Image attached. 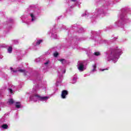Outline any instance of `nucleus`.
<instances>
[{"label":"nucleus","mask_w":131,"mask_h":131,"mask_svg":"<svg viewBox=\"0 0 131 131\" xmlns=\"http://www.w3.org/2000/svg\"><path fill=\"white\" fill-rule=\"evenodd\" d=\"M8 52L9 54H12V52H13V48H12V47H9L8 49Z\"/></svg>","instance_id":"nucleus-6"},{"label":"nucleus","mask_w":131,"mask_h":131,"mask_svg":"<svg viewBox=\"0 0 131 131\" xmlns=\"http://www.w3.org/2000/svg\"><path fill=\"white\" fill-rule=\"evenodd\" d=\"M105 70H108V68L101 70V71H105Z\"/></svg>","instance_id":"nucleus-18"},{"label":"nucleus","mask_w":131,"mask_h":131,"mask_svg":"<svg viewBox=\"0 0 131 131\" xmlns=\"http://www.w3.org/2000/svg\"><path fill=\"white\" fill-rule=\"evenodd\" d=\"M58 55H59V53L58 52L54 53V56L55 57H58Z\"/></svg>","instance_id":"nucleus-14"},{"label":"nucleus","mask_w":131,"mask_h":131,"mask_svg":"<svg viewBox=\"0 0 131 131\" xmlns=\"http://www.w3.org/2000/svg\"><path fill=\"white\" fill-rule=\"evenodd\" d=\"M16 104H18L15 105L16 108H17V109L20 108V102H16Z\"/></svg>","instance_id":"nucleus-10"},{"label":"nucleus","mask_w":131,"mask_h":131,"mask_svg":"<svg viewBox=\"0 0 131 131\" xmlns=\"http://www.w3.org/2000/svg\"><path fill=\"white\" fill-rule=\"evenodd\" d=\"M35 20V17L32 18V21H34Z\"/></svg>","instance_id":"nucleus-19"},{"label":"nucleus","mask_w":131,"mask_h":131,"mask_svg":"<svg viewBox=\"0 0 131 131\" xmlns=\"http://www.w3.org/2000/svg\"><path fill=\"white\" fill-rule=\"evenodd\" d=\"M88 65V63H86V61H83L79 63L78 67V70L80 71H83L85 69H84V67Z\"/></svg>","instance_id":"nucleus-1"},{"label":"nucleus","mask_w":131,"mask_h":131,"mask_svg":"<svg viewBox=\"0 0 131 131\" xmlns=\"http://www.w3.org/2000/svg\"><path fill=\"white\" fill-rule=\"evenodd\" d=\"M2 128H4V129H8V126L7 124H4L2 126Z\"/></svg>","instance_id":"nucleus-7"},{"label":"nucleus","mask_w":131,"mask_h":131,"mask_svg":"<svg viewBox=\"0 0 131 131\" xmlns=\"http://www.w3.org/2000/svg\"><path fill=\"white\" fill-rule=\"evenodd\" d=\"M68 95V91L67 90H63L61 92V97L62 99H66V96Z\"/></svg>","instance_id":"nucleus-3"},{"label":"nucleus","mask_w":131,"mask_h":131,"mask_svg":"<svg viewBox=\"0 0 131 131\" xmlns=\"http://www.w3.org/2000/svg\"><path fill=\"white\" fill-rule=\"evenodd\" d=\"M17 71H18V72H20V73H25V72H26V71L25 69H24V70L19 69Z\"/></svg>","instance_id":"nucleus-11"},{"label":"nucleus","mask_w":131,"mask_h":131,"mask_svg":"<svg viewBox=\"0 0 131 131\" xmlns=\"http://www.w3.org/2000/svg\"><path fill=\"white\" fill-rule=\"evenodd\" d=\"M58 61H59L60 62H61V63L63 64L64 63H66V60H65L64 59H59Z\"/></svg>","instance_id":"nucleus-9"},{"label":"nucleus","mask_w":131,"mask_h":131,"mask_svg":"<svg viewBox=\"0 0 131 131\" xmlns=\"http://www.w3.org/2000/svg\"><path fill=\"white\" fill-rule=\"evenodd\" d=\"M111 54L114 56V58H117V56L119 55L118 53V50L115 49L111 52Z\"/></svg>","instance_id":"nucleus-4"},{"label":"nucleus","mask_w":131,"mask_h":131,"mask_svg":"<svg viewBox=\"0 0 131 131\" xmlns=\"http://www.w3.org/2000/svg\"><path fill=\"white\" fill-rule=\"evenodd\" d=\"M42 42V40L40 39V40H37L36 46H39L40 45V43Z\"/></svg>","instance_id":"nucleus-8"},{"label":"nucleus","mask_w":131,"mask_h":131,"mask_svg":"<svg viewBox=\"0 0 131 131\" xmlns=\"http://www.w3.org/2000/svg\"><path fill=\"white\" fill-rule=\"evenodd\" d=\"M33 97L37 98V99L38 100H39V101H43L45 100H48V99H49L48 97H42L37 94H34V95L31 97V98H32V99H33Z\"/></svg>","instance_id":"nucleus-2"},{"label":"nucleus","mask_w":131,"mask_h":131,"mask_svg":"<svg viewBox=\"0 0 131 131\" xmlns=\"http://www.w3.org/2000/svg\"><path fill=\"white\" fill-rule=\"evenodd\" d=\"M30 16L31 18H34V15H33V14H31Z\"/></svg>","instance_id":"nucleus-17"},{"label":"nucleus","mask_w":131,"mask_h":131,"mask_svg":"<svg viewBox=\"0 0 131 131\" xmlns=\"http://www.w3.org/2000/svg\"><path fill=\"white\" fill-rule=\"evenodd\" d=\"M94 55L95 56H100L101 54L99 52H94Z\"/></svg>","instance_id":"nucleus-12"},{"label":"nucleus","mask_w":131,"mask_h":131,"mask_svg":"<svg viewBox=\"0 0 131 131\" xmlns=\"http://www.w3.org/2000/svg\"><path fill=\"white\" fill-rule=\"evenodd\" d=\"M93 69L92 70V71H96V68H97V66L96 64H94L93 66Z\"/></svg>","instance_id":"nucleus-13"},{"label":"nucleus","mask_w":131,"mask_h":131,"mask_svg":"<svg viewBox=\"0 0 131 131\" xmlns=\"http://www.w3.org/2000/svg\"><path fill=\"white\" fill-rule=\"evenodd\" d=\"M9 91L11 94H13V90L12 89H9Z\"/></svg>","instance_id":"nucleus-16"},{"label":"nucleus","mask_w":131,"mask_h":131,"mask_svg":"<svg viewBox=\"0 0 131 131\" xmlns=\"http://www.w3.org/2000/svg\"><path fill=\"white\" fill-rule=\"evenodd\" d=\"M8 103L10 105H13L14 103V100L13 99H9Z\"/></svg>","instance_id":"nucleus-5"},{"label":"nucleus","mask_w":131,"mask_h":131,"mask_svg":"<svg viewBox=\"0 0 131 131\" xmlns=\"http://www.w3.org/2000/svg\"><path fill=\"white\" fill-rule=\"evenodd\" d=\"M76 0H72V2H76Z\"/></svg>","instance_id":"nucleus-21"},{"label":"nucleus","mask_w":131,"mask_h":131,"mask_svg":"<svg viewBox=\"0 0 131 131\" xmlns=\"http://www.w3.org/2000/svg\"><path fill=\"white\" fill-rule=\"evenodd\" d=\"M44 64H45V65H48V64H49V61H47Z\"/></svg>","instance_id":"nucleus-20"},{"label":"nucleus","mask_w":131,"mask_h":131,"mask_svg":"<svg viewBox=\"0 0 131 131\" xmlns=\"http://www.w3.org/2000/svg\"><path fill=\"white\" fill-rule=\"evenodd\" d=\"M10 69H11V71H13V72H18V71H17V70H13L12 68H11Z\"/></svg>","instance_id":"nucleus-15"}]
</instances>
